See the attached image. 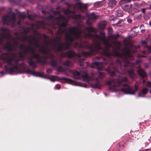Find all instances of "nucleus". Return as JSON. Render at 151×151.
Wrapping results in <instances>:
<instances>
[{
	"instance_id": "obj_42",
	"label": "nucleus",
	"mask_w": 151,
	"mask_h": 151,
	"mask_svg": "<svg viewBox=\"0 0 151 151\" xmlns=\"http://www.w3.org/2000/svg\"><path fill=\"white\" fill-rule=\"evenodd\" d=\"M37 73L34 71L32 70V72L31 73L33 76H36Z\"/></svg>"
},
{
	"instance_id": "obj_22",
	"label": "nucleus",
	"mask_w": 151,
	"mask_h": 151,
	"mask_svg": "<svg viewBox=\"0 0 151 151\" xmlns=\"http://www.w3.org/2000/svg\"><path fill=\"white\" fill-rule=\"evenodd\" d=\"M85 29L88 32H96L97 30L96 29L91 27H86Z\"/></svg>"
},
{
	"instance_id": "obj_53",
	"label": "nucleus",
	"mask_w": 151,
	"mask_h": 151,
	"mask_svg": "<svg viewBox=\"0 0 151 151\" xmlns=\"http://www.w3.org/2000/svg\"><path fill=\"white\" fill-rule=\"evenodd\" d=\"M44 42L45 44L47 45H48L50 44V42L48 41L47 40H45V41Z\"/></svg>"
},
{
	"instance_id": "obj_33",
	"label": "nucleus",
	"mask_w": 151,
	"mask_h": 151,
	"mask_svg": "<svg viewBox=\"0 0 151 151\" xmlns=\"http://www.w3.org/2000/svg\"><path fill=\"white\" fill-rule=\"evenodd\" d=\"M99 76L100 78H102L105 77V75L103 73L100 72L99 73Z\"/></svg>"
},
{
	"instance_id": "obj_11",
	"label": "nucleus",
	"mask_w": 151,
	"mask_h": 151,
	"mask_svg": "<svg viewBox=\"0 0 151 151\" xmlns=\"http://www.w3.org/2000/svg\"><path fill=\"white\" fill-rule=\"evenodd\" d=\"M50 78V81L52 82H54L55 80L59 81L63 80L64 81L62 82L63 83H66L68 84H71L74 82V81L71 79L64 78H60L59 77L57 76H51Z\"/></svg>"
},
{
	"instance_id": "obj_47",
	"label": "nucleus",
	"mask_w": 151,
	"mask_h": 151,
	"mask_svg": "<svg viewBox=\"0 0 151 151\" xmlns=\"http://www.w3.org/2000/svg\"><path fill=\"white\" fill-rule=\"evenodd\" d=\"M27 18L29 19H30V20H32L33 19V17H32L31 15H28Z\"/></svg>"
},
{
	"instance_id": "obj_57",
	"label": "nucleus",
	"mask_w": 151,
	"mask_h": 151,
	"mask_svg": "<svg viewBox=\"0 0 151 151\" xmlns=\"http://www.w3.org/2000/svg\"><path fill=\"white\" fill-rule=\"evenodd\" d=\"M142 12L143 14H145V9L144 8L142 9Z\"/></svg>"
},
{
	"instance_id": "obj_39",
	"label": "nucleus",
	"mask_w": 151,
	"mask_h": 151,
	"mask_svg": "<svg viewBox=\"0 0 151 151\" xmlns=\"http://www.w3.org/2000/svg\"><path fill=\"white\" fill-rule=\"evenodd\" d=\"M100 34L101 35H102V36L101 37H104L105 38V32L103 31H101L100 32Z\"/></svg>"
},
{
	"instance_id": "obj_5",
	"label": "nucleus",
	"mask_w": 151,
	"mask_h": 151,
	"mask_svg": "<svg viewBox=\"0 0 151 151\" xmlns=\"http://www.w3.org/2000/svg\"><path fill=\"white\" fill-rule=\"evenodd\" d=\"M69 31L65 35L66 40L70 42L74 41L75 39L81 40L82 29L76 27L68 28Z\"/></svg>"
},
{
	"instance_id": "obj_61",
	"label": "nucleus",
	"mask_w": 151,
	"mask_h": 151,
	"mask_svg": "<svg viewBox=\"0 0 151 151\" xmlns=\"http://www.w3.org/2000/svg\"><path fill=\"white\" fill-rule=\"evenodd\" d=\"M10 2H12L14 3H17L15 0H9Z\"/></svg>"
},
{
	"instance_id": "obj_36",
	"label": "nucleus",
	"mask_w": 151,
	"mask_h": 151,
	"mask_svg": "<svg viewBox=\"0 0 151 151\" xmlns=\"http://www.w3.org/2000/svg\"><path fill=\"white\" fill-rule=\"evenodd\" d=\"M18 42L17 40H15L13 42V46L15 47H16L18 45Z\"/></svg>"
},
{
	"instance_id": "obj_55",
	"label": "nucleus",
	"mask_w": 151,
	"mask_h": 151,
	"mask_svg": "<svg viewBox=\"0 0 151 151\" xmlns=\"http://www.w3.org/2000/svg\"><path fill=\"white\" fill-rule=\"evenodd\" d=\"M148 86L151 88V82L150 81H148L147 83Z\"/></svg>"
},
{
	"instance_id": "obj_60",
	"label": "nucleus",
	"mask_w": 151,
	"mask_h": 151,
	"mask_svg": "<svg viewBox=\"0 0 151 151\" xmlns=\"http://www.w3.org/2000/svg\"><path fill=\"white\" fill-rule=\"evenodd\" d=\"M42 13L44 14H45L46 13V12L45 10L42 11Z\"/></svg>"
},
{
	"instance_id": "obj_15",
	"label": "nucleus",
	"mask_w": 151,
	"mask_h": 151,
	"mask_svg": "<svg viewBox=\"0 0 151 151\" xmlns=\"http://www.w3.org/2000/svg\"><path fill=\"white\" fill-rule=\"evenodd\" d=\"M75 6L78 9L82 12H83L87 9V6L85 5H82L81 3H77L75 4Z\"/></svg>"
},
{
	"instance_id": "obj_1",
	"label": "nucleus",
	"mask_w": 151,
	"mask_h": 151,
	"mask_svg": "<svg viewBox=\"0 0 151 151\" xmlns=\"http://www.w3.org/2000/svg\"><path fill=\"white\" fill-rule=\"evenodd\" d=\"M123 50L122 53L118 51L115 52V55L121 58V60L117 59L115 63L112 62L106 70L110 76L113 77L116 76L117 72H119V70L122 71V68H123L126 69L130 78L133 81L136 78L134 72V64L131 63L128 60L129 58L132 59V55L129 49L125 48Z\"/></svg>"
},
{
	"instance_id": "obj_35",
	"label": "nucleus",
	"mask_w": 151,
	"mask_h": 151,
	"mask_svg": "<svg viewBox=\"0 0 151 151\" xmlns=\"http://www.w3.org/2000/svg\"><path fill=\"white\" fill-rule=\"evenodd\" d=\"M63 65L67 66H69L70 65V62L69 61L66 60L63 63Z\"/></svg>"
},
{
	"instance_id": "obj_44",
	"label": "nucleus",
	"mask_w": 151,
	"mask_h": 151,
	"mask_svg": "<svg viewBox=\"0 0 151 151\" xmlns=\"http://www.w3.org/2000/svg\"><path fill=\"white\" fill-rule=\"evenodd\" d=\"M86 23L88 25H91L92 24V22L89 20H88L86 21Z\"/></svg>"
},
{
	"instance_id": "obj_23",
	"label": "nucleus",
	"mask_w": 151,
	"mask_h": 151,
	"mask_svg": "<svg viewBox=\"0 0 151 151\" xmlns=\"http://www.w3.org/2000/svg\"><path fill=\"white\" fill-rule=\"evenodd\" d=\"M148 91V89L146 88H145L143 89L142 91L138 94V96L139 97L141 96V94L145 95L147 94Z\"/></svg>"
},
{
	"instance_id": "obj_59",
	"label": "nucleus",
	"mask_w": 151,
	"mask_h": 151,
	"mask_svg": "<svg viewBox=\"0 0 151 151\" xmlns=\"http://www.w3.org/2000/svg\"><path fill=\"white\" fill-rule=\"evenodd\" d=\"M151 150V149L149 148V149L144 150L142 151H150Z\"/></svg>"
},
{
	"instance_id": "obj_32",
	"label": "nucleus",
	"mask_w": 151,
	"mask_h": 151,
	"mask_svg": "<svg viewBox=\"0 0 151 151\" xmlns=\"http://www.w3.org/2000/svg\"><path fill=\"white\" fill-rule=\"evenodd\" d=\"M40 51L43 53L47 54V53L46 50L44 47L41 49Z\"/></svg>"
},
{
	"instance_id": "obj_49",
	"label": "nucleus",
	"mask_w": 151,
	"mask_h": 151,
	"mask_svg": "<svg viewBox=\"0 0 151 151\" xmlns=\"http://www.w3.org/2000/svg\"><path fill=\"white\" fill-rule=\"evenodd\" d=\"M55 87L57 89L59 90L60 88V85L58 84H57L55 86Z\"/></svg>"
},
{
	"instance_id": "obj_64",
	"label": "nucleus",
	"mask_w": 151,
	"mask_h": 151,
	"mask_svg": "<svg viewBox=\"0 0 151 151\" xmlns=\"http://www.w3.org/2000/svg\"><path fill=\"white\" fill-rule=\"evenodd\" d=\"M96 59H98V60L100 58L99 56L96 57Z\"/></svg>"
},
{
	"instance_id": "obj_14",
	"label": "nucleus",
	"mask_w": 151,
	"mask_h": 151,
	"mask_svg": "<svg viewBox=\"0 0 151 151\" xmlns=\"http://www.w3.org/2000/svg\"><path fill=\"white\" fill-rule=\"evenodd\" d=\"M4 22L9 21L11 22L12 21L14 22L16 20L15 14L14 13H13L10 17L8 16H7L4 17H3V19Z\"/></svg>"
},
{
	"instance_id": "obj_62",
	"label": "nucleus",
	"mask_w": 151,
	"mask_h": 151,
	"mask_svg": "<svg viewBox=\"0 0 151 151\" xmlns=\"http://www.w3.org/2000/svg\"><path fill=\"white\" fill-rule=\"evenodd\" d=\"M27 39V37L26 36H24L23 37V40L24 41L26 40Z\"/></svg>"
},
{
	"instance_id": "obj_30",
	"label": "nucleus",
	"mask_w": 151,
	"mask_h": 151,
	"mask_svg": "<svg viewBox=\"0 0 151 151\" xmlns=\"http://www.w3.org/2000/svg\"><path fill=\"white\" fill-rule=\"evenodd\" d=\"M116 1L115 0H110L108 5L110 6H111V5L113 6L116 5Z\"/></svg>"
},
{
	"instance_id": "obj_7",
	"label": "nucleus",
	"mask_w": 151,
	"mask_h": 151,
	"mask_svg": "<svg viewBox=\"0 0 151 151\" xmlns=\"http://www.w3.org/2000/svg\"><path fill=\"white\" fill-rule=\"evenodd\" d=\"M128 78L126 76H124L121 78H119L117 79L112 78L111 81L107 82V84L110 86L112 83H114L115 84L113 86H110L109 90L111 92H115L116 91V87L122 86V83L123 82H128Z\"/></svg>"
},
{
	"instance_id": "obj_17",
	"label": "nucleus",
	"mask_w": 151,
	"mask_h": 151,
	"mask_svg": "<svg viewBox=\"0 0 151 151\" xmlns=\"http://www.w3.org/2000/svg\"><path fill=\"white\" fill-rule=\"evenodd\" d=\"M137 73L139 76L142 78H143L145 76H146V74L145 71L141 69H139L137 71Z\"/></svg>"
},
{
	"instance_id": "obj_51",
	"label": "nucleus",
	"mask_w": 151,
	"mask_h": 151,
	"mask_svg": "<svg viewBox=\"0 0 151 151\" xmlns=\"http://www.w3.org/2000/svg\"><path fill=\"white\" fill-rule=\"evenodd\" d=\"M32 72V70H30L29 69H27L26 70V72L27 73H31Z\"/></svg>"
},
{
	"instance_id": "obj_10",
	"label": "nucleus",
	"mask_w": 151,
	"mask_h": 151,
	"mask_svg": "<svg viewBox=\"0 0 151 151\" xmlns=\"http://www.w3.org/2000/svg\"><path fill=\"white\" fill-rule=\"evenodd\" d=\"M72 73L73 75V78L76 79H81L83 78L87 81H89V79L88 74L86 73L85 74H83L80 72H78L76 70H73L72 72Z\"/></svg>"
},
{
	"instance_id": "obj_13",
	"label": "nucleus",
	"mask_w": 151,
	"mask_h": 151,
	"mask_svg": "<svg viewBox=\"0 0 151 151\" xmlns=\"http://www.w3.org/2000/svg\"><path fill=\"white\" fill-rule=\"evenodd\" d=\"M1 30L2 32L1 34L2 37H0V43H2L3 41V38L9 39L10 38L11 36L9 33H6V31H9L7 29L5 28H1Z\"/></svg>"
},
{
	"instance_id": "obj_6",
	"label": "nucleus",
	"mask_w": 151,
	"mask_h": 151,
	"mask_svg": "<svg viewBox=\"0 0 151 151\" xmlns=\"http://www.w3.org/2000/svg\"><path fill=\"white\" fill-rule=\"evenodd\" d=\"M53 13L55 15H59V16L58 17H56L54 15H50L48 17V19L51 21H52L51 24L53 25L55 24L58 25L59 29L57 31L58 34H62L65 32V30L63 29V28L65 27L66 26V24L65 22H63L62 23H59V20L63 17L61 15H60V12L59 11H54Z\"/></svg>"
},
{
	"instance_id": "obj_28",
	"label": "nucleus",
	"mask_w": 151,
	"mask_h": 151,
	"mask_svg": "<svg viewBox=\"0 0 151 151\" xmlns=\"http://www.w3.org/2000/svg\"><path fill=\"white\" fill-rule=\"evenodd\" d=\"M103 4L101 2H97L94 4L93 6L96 7H98L102 6Z\"/></svg>"
},
{
	"instance_id": "obj_41",
	"label": "nucleus",
	"mask_w": 151,
	"mask_h": 151,
	"mask_svg": "<svg viewBox=\"0 0 151 151\" xmlns=\"http://www.w3.org/2000/svg\"><path fill=\"white\" fill-rule=\"evenodd\" d=\"M66 52H62L60 55L61 57H66Z\"/></svg>"
},
{
	"instance_id": "obj_19",
	"label": "nucleus",
	"mask_w": 151,
	"mask_h": 151,
	"mask_svg": "<svg viewBox=\"0 0 151 151\" xmlns=\"http://www.w3.org/2000/svg\"><path fill=\"white\" fill-rule=\"evenodd\" d=\"M92 86L94 88L99 89L101 87V85L100 84L99 82L98 81L96 83L92 84Z\"/></svg>"
},
{
	"instance_id": "obj_3",
	"label": "nucleus",
	"mask_w": 151,
	"mask_h": 151,
	"mask_svg": "<svg viewBox=\"0 0 151 151\" xmlns=\"http://www.w3.org/2000/svg\"><path fill=\"white\" fill-rule=\"evenodd\" d=\"M5 49L6 50L9 52H4L0 55V58L4 63H6L7 65L4 66L6 72H9L10 73H13L15 70H18V65L19 59H16L17 55L14 52L10 53L13 50V48L10 41H7L4 45Z\"/></svg>"
},
{
	"instance_id": "obj_46",
	"label": "nucleus",
	"mask_w": 151,
	"mask_h": 151,
	"mask_svg": "<svg viewBox=\"0 0 151 151\" xmlns=\"http://www.w3.org/2000/svg\"><path fill=\"white\" fill-rule=\"evenodd\" d=\"M43 24V22H41L40 21H39L37 22V25H39L40 26L39 27H40V26Z\"/></svg>"
},
{
	"instance_id": "obj_8",
	"label": "nucleus",
	"mask_w": 151,
	"mask_h": 151,
	"mask_svg": "<svg viewBox=\"0 0 151 151\" xmlns=\"http://www.w3.org/2000/svg\"><path fill=\"white\" fill-rule=\"evenodd\" d=\"M135 90L132 88L127 84L125 83L123 85L120 91L125 94H134L135 92L138 90L139 83L136 82L134 85Z\"/></svg>"
},
{
	"instance_id": "obj_43",
	"label": "nucleus",
	"mask_w": 151,
	"mask_h": 151,
	"mask_svg": "<svg viewBox=\"0 0 151 151\" xmlns=\"http://www.w3.org/2000/svg\"><path fill=\"white\" fill-rule=\"evenodd\" d=\"M122 22V20H120L118 22L115 24H114L115 26H118L119 25L121 24V22Z\"/></svg>"
},
{
	"instance_id": "obj_37",
	"label": "nucleus",
	"mask_w": 151,
	"mask_h": 151,
	"mask_svg": "<svg viewBox=\"0 0 151 151\" xmlns=\"http://www.w3.org/2000/svg\"><path fill=\"white\" fill-rule=\"evenodd\" d=\"M128 0H121L120 3L121 4H124V3L128 2Z\"/></svg>"
},
{
	"instance_id": "obj_45",
	"label": "nucleus",
	"mask_w": 151,
	"mask_h": 151,
	"mask_svg": "<svg viewBox=\"0 0 151 151\" xmlns=\"http://www.w3.org/2000/svg\"><path fill=\"white\" fill-rule=\"evenodd\" d=\"M46 72L47 73H50L52 72V69H48L46 70Z\"/></svg>"
},
{
	"instance_id": "obj_40",
	"label": "nucleus",
	"mask_w": 151,
	"mask_h": 151,
	"mask_svg": "<svg viewBox=\"0 0 151 151\" xmlns=\"http://www.w3.org/2000/svg\"><path fill=\"white\" fill-rule=\"evenodd\" d=\"M58 71L59 72H62L63 71V68L61 66H59L58 68Z\"/></svg>"
},
{
	"instance_id": "obj_12",
	"label": "nucleus",
	"mask_w": 151,
	"mask_h": 151,
	"mask_svg": "<svg viewBox=\"0 0 151 151\" xmlns=\"http://www.w3.org/2000/svg\"><path fill=\"white\" fill-rule=\"evenodd\" d=\"M87 52L84 51H82L81 53V54H78L77 53H75L72 50H70L66 52L65 54L66 55V57L69 58H73L75 57H78L79 58H80L81 56V54L85 57H87L88 56H90L91 55H90L85 56L82 53V52ZM88 52V51L87 52ZM89 52H90V51Z\"/></svg>"
},
{
	"instance_id": "obj_25",
	"label": "nucleus",
	"mask_w": 151,
	"mask_h": 151,
	"mask_svg": "<svg viewBox=\"0 0 151 151\" xmlns=\"http://www.w3.org/2000/svg\"><path fill=\"white\" fill-rule=\"evenodd\" d=\"M89 19L92 20H95L96 18L97 17L94 13H91L89 16Z\"/></svg>"
},
{
	"instance_id": "obj_58",
	"label": "nucleus",
	"mask_w": 151,
	"mask_h": 151,
	"mask_svg": "<svg viewBox=\"0 0 151 151\" xmlns=\"http://www.w3.org/2000/svg\"><path fill=\"white\" fill-rule=\"evenodd\" d=\"M83 42L82 41H81V45H80V47H84V45H83L82 44V43Z\"/></svg>"
},
{
	"instance_id": "obj_29",
	"label": "nucleus",
	"mask_w": 151,
	"mask_h": 151,
	"mask_svg": "<svg viewBox=\"0 0 151 151\" xmlns=\"http://www.w3.org/2000/svg\"><path fill=\"white\" fill-rule=\"evenodd\" d=\"M72 18L75 20H79L81 18V15L80 14H75L72 16Z\"/></svg>"
},
{
	"instance_id": "obj_54",
	"label": "nucleus",
	"mask_w": 151,
	"mask_h": 151,
	"mask_svg": "<svg viewBox=\"0 0 151 151\" xmlns=\"http://www.w3.org/2000/svg\"><path fill=\"white\" fill-rule=\"evenodd\" d=\"M18 25L21 26V23L20 20H19L17 23Z\"/></svg>"
},
{
	"instance_id": "obj_56",
	"label": "nucleus",
	"mask_w": 151,
	"mask_h": 151,
	"mask_svg": "<svg viewBox=\"0 0 151 151\" xmlns=\"http://www.w3.org/2000/svg\"><path fill=\"white\" fill-rule=\"evenodd\" d=\"M43 37L44 39H47L48 38V36L47 35H44Z\"/></svg>"
},
{
	"instance_id": "obj_26",
	"label": "nucleus",
	"mask_w": 151,
	"mask_h": 151,
	"mask_svg": "<svg viewBox=\"0 0 151 151\" xmlns=\"http://www.w3.org/2000/svg\"><path fill=\"white\" fill-rule=\"evenodd\" d=\"M142 44L144 46L147 47L150 52H151V47H149L147 45V42L145 41H142L141 42Z\"/></svg>"
},
{
	"instance_id": "obj_24",
	"label": "nucleus",
	"mask_w": 151,
	"mask_h": 151,
	"mask_svg": "<svg viewBox=\"0 0 151 151\" xmlns=\"http://www.w3.org/2000/svg\"><path fill=\"white\" fill-rule=\"evenodd\" d=\"M50 64L52 67L57 66L58 65L57 62L56 60L52 59L50 60Z\"/></svg>"
},
{
	"instance_id": "obj_27",
	"label": "nucleus",
	"mask_w": 151,
	"mask_h": 151,
	"mask_svg": "<svg viewBox=\"0 0 151 151\" xmlns=\"http://www.w3.org/2000/svg\"><path fill=\"white\" fill-rule=\"evenodd\" d=\"M125 144L124 142H121L117 145V147L121 149H123L124 147Z\"/></svg>"
},
{
	"instance_id": "obj_21",
	"label": "nucleus",
	"mask_w": 151,
	"mask_h": 151,
	"mask_svg": "<svg viewBox=\"0 0 151 151\" xmlns=\"http://www.w3.org/2000/svg\"><path fill=\"white\" fill-rule=\"evenodd\" d=\"M103 51V53L104 55L109 58H111L112 57L111 54L109 52V50H104Z\"/></svg>"
},
{
	"instance_id": "obj_34",
	"label": "nucleus",
	"mask_w": 151,
	"mask_h": 151,
	"mask_svg": "<svg viewBox=\"0 0 151 151\" xmlns=\"http://www.w3.org/2000/svg\"><path fill=\"white\" fill-rule=\"evenodd\" d=\"M29 37L30 38H31L32 39V41H34L35 42H38V40L37 38H36L35 37H31V36H29Z\"/></svg>"
},
{
	"instance_id": "obj_9",
	"label": "nucleus",
	"mask_w": 151,
	"mask_h": 151,
	"mask_svg": "<svg viewBox=\"0 0 151 151\" xmlns=\"http://www.w3.org/2000/svg\"><path fill=\"white\" fill-rule=\"evenodd\" d=\"M60 37H57L56 38L53 40V42L57 44L58 46L56 48V50L58 52H61L63 50H67L70 47V45L68 43L60 42Z\"/></svg>"
},
{
	"instance_id": "obj_38",
	"label": "nucleus",
	"mask_w": 151,
	"mask_h": 151,
	"mask_svg": "<svg viewBox=\"0 0 151 151\" xmlns=\"http://www.w3.org/2000/svg\"><path fill=\"white\" fill-rule=\"evenodd\" d=\"M19 17L20 18L24 19L26 17V16L24 14H21L19 15Z\"/></svg>"
},
{
	"instance_id": "obj_48",
	"label": "nucleus",
	"mask_w": 151,
	"mask_h": 151,
	"mask_svg": "<svg viewBox=\"0 0 151 151\" xmlns=\"http://www.w3.org/2000/svg\"><path fill=\"white\" fill-rule=\"evenodd\" d=\"M127 21L128 23H131L132 22V20L129 18H127Z\"/></svg>"
},
{
	"instance_id": "obj_63",
	"label": "nucleus",
	"mask_w": 151,
	"mask_h": 151,
	"mask_svg": "<svg viewBox=\"0 0 151 151\" xmlns=\"http://www.w3.org/2000/svg\"><path fill=\"white\" fill-rule=\"evenodd\" d=\"M146 53V52L145 51H143L142 52V53L143 54H145Z\"/></svg>"
},
{
	"instance_id": "obj_31",
	"label": "nucleus",
	"mask_w": 151,
	"mask_h": 151,
	"mask_svg": "<svg viewBox=\"0 0 151 151\" xmlns=\"http://www.w3.org/2000/svg\"><path fill=\"white\" fill-rule=\"evenodd\" d=\"M44 73L40 72L37 73L36 76L40 77L42 78H45V76L44 75Z\"/></svg>"
},
{
	"instance_id": "obj_18",
	"label": "nucleus",
	"mask_w": 151,
	"mask_h": 151,
	"mask_svg": "<svg viewBox=\"0 0 151 151\" xmlns=\"http://www.w3.org/2000/svg\"><path fill=\"white\" fill-rule=\"evenodd\" d=\"M64 13L67 15H68L70 14H72L70 16V17H72V16H73L74 15H75L76 12L75 11H71L69 9H67L64 11Z\"/></svg>"
},
{
	"instance_id": "obj_16",
	"label": "nucleus",
	"mask_w": 151,
	"mask_h": 151,
	"mask_svg": "<svg viewBox=\"0 0 151 151\" xmlns=\"http://www.w3.org/2000/svg\"><path fill=\"white\" fill-rule=\"evenodd\" d=\"M94 65L96 66V69L99 71H101L103 69V63L101 62H95Z\"/></svg>"
},
{
	"instance_id": "obj_2",
	"label": "nucleus",
	"mask_w": 151,
	"mask_h": 151,
	"mask_svg": "<svg viewBox=\"0 0 151 151\" xmlns=\"http://www.w3.org/2000/svg\"><path fill=\"white\" fill-rule=\"evenodd\" d=\"M85 37L93 40L95 44L94 47H93V44H92L88 47V49L90 52H82L83 55L86 56L94 54L95 52H98L99 50H102V48L101 47L99 41H100L103 42L104 44L106 47H112V45L114 42L112 41L111 42L110 40H115L119 37L120 35L119 34H117L116 35H114V34H111L109 35L108 36V38L106 39L104 37H101L100 35L97 34L93 35L89 32L85 35Z\"/></svg>"
},
{
	"instance_id": "obj_4",
	"label": "nucleus",
	"mask_w": 151,
	"mask_h": 151,
	"mask_svg": "<svg viewBox=\"0 0 151 151\" xmlns=\"http://www.w3.org/2000/svg\"><path fill=\"white\" fill-rule=\"evenodd\" d=\"M20 49L23 51V53L26 55L28 52L30 53L32 55L31 58H28V63L29 65L31 66L33 69L37 68L35 63L33 60L32 58L37 59L36 62L39 63L41 65H44L46 63V60L44 56H41L38 53L35 52L34 49L30 45L27 47L24 44H21L19 46Z\"/></svg>"
},
{
	"instance_id": "obj_52",
	"label": "nucleus",
	"mask_w": 151,
	"mask_h": 151,
	"mask_svg": "<svg viewBox=\"0 0 151 151\" xmlns=\"http://www.w3.org/2000/svg\"><path fill=\"white\" fill-rule=\"evenodd\" d=\"M108 30L109 32H111L113 30V29L111 27H109L108 28Z\"/></svg>"
},
{
	"instance_id": "obj_50",
	"label": "nucleus",
	"mask_w": 151,
	"mask_h": 151,
	"mask_svg": "<svg viewBox=\"0 0 151 151\" xmlns=\"http://www.w3.org/2000/svg\"><path fill=\"white\" fill-rule=\"evenodd\" d=\"M34 44L36 46V47H39L40 46V45L38 43V42H35L34 43Z\"/></svg>"
},
{
	"instance_id": "obj_20",
	"label": "nucleus",
	"mask_w": 151,
	"mask_h": 151,
	"mask_svg": "<svg viewBox=\"0 0 151 151\" xmlns=\"http://www.w3.org/2000/svg\"><path fill=\"white\" fill-rule=\"evenodd\" d=\"M106 22L105 21L102 22L101 23H99V27L100 29H104L105 28Z\"/></svg>"
}]
</instances>
